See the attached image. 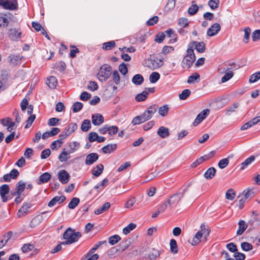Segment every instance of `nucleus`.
I'll return each mask as SVG.
<instances>
[{"label":"nucleus","mask_w":260,"mask_h":260,"mask_svg":"<svg viewBox=\"0 0 260 260\" xmlns=\"http://www.w3.org/2000/svg\"><path fill=\"white\" fill-rule=\"evenodd\" d=\"M81 236V235L80 232H74L72 229L69 228L63 234V238L66 241L62 242V244H66V245L72 244L77 242Z\"/></svg>","instance_id":"f257e3e1"},{"label":"nucleus","mask_w":260,"mask_h":260,"mask_svg":"<svg viewBox=\"0 0 260 260\" xmlns=\"http://www.w3.org/2000/svg\"><path fill=\"white\" fill-rule=\"evenodd\" d=\"M112 68L110 65H103L97 74L98 78L101 82L106 81L111 75Z\"/></svg>","instance_id":"f03ea898"},{"label":"nucleus","mask_w":260,"mask_h":260,"mask_svg":"<svg viewBox=\"0 0 260 260\" xmlns=\"http://www.w3.org/2000/svg\"><path fill=\"white\" fill-rule=\"evenodd\" d=\"M196 60V56L192 48H188L187 50V54L182 61L183 68L186 67L189 68Z\"/></svg>","instance_id":"7ed1b4c3"},{"label":"nucleus","mask_w":260,"mask_h":260,"mask_svg":"<svg viewBox=\"0 0 260 260\" xmlns=\"http://www.w3.org/2000/svg\"><path fill=\"white\" fill-rule=\"evenodd\" d=\"M248 224L250 226V230H252L260 225V218L257 211H252L251 212L250 218L248 221Z\"/></svg>","instance_id":"20e7f679"},{"label":"nucleus","mask_w":260,"mask_h":260,"mask_svg":"<svg viewBox=\"0 0 260 260\" xmlns=\"http://www.w3.org/2000/svg\"><path fill=\"white\" fill-rule=\"evenodd\" d=\"M0 6L6 10H15L18 8L17 1L0 0Z\"/></svg>","instance_id":"39448f33"},{"label":"nucleus","mask_w":260,"mask_h":260,"mask_svg":"<svg viewBox=\"0 0 260 260\" xmlns=\"http://www.w3.org/2000/svg\"><path fill=\"white\" fill-rule=\"evenodd\" d=\"M148 63V64H146V66H148L153 69H157L161 67L164 63L162 60L161 59H153L151 57L148 59L146 63Z\"/></svg>","instance_id":"423d86ee"},{"label":"nucleus","mask_w":260,"mask_h":260,"mask_svg":"<svg viewBox=\"0 0 260 260\" xmlns=\"http://www.w3.org/2000/svg\"><path fill=\"white\" fill-rule=\"evenodd\" d=\"M158 109V106L154 105L150 106L148 108L147 110H146L143 114V115L145 118V119L147 120L151 118L152 116L156 113Z\"/></svg>","instance_id":"0eeeda50"},{"label":"nucleus","mask_w":260,"mask_h":260,"mask_svg":"<svg viewBox=\"0 0 260 260\" xmlns=\"http://www.w3.org/2000/svg\"><path fill=\"white\" fill-rule=\"evenodd\" d=\"M183 196L184 192L176 193L171 196L167 201L169 207H171L172 205L178 203Z\"/></svg>","instance_id":"6e6552de"},{"label":"nucleus","mask_w":260,"mask_h":260,"mask_svg":"<svg viewBox=\"0 0 260 260\" xmlns=\"http://www.w3.org/2000/svg\"><path fill=\"white\" fill-rule=\"evenodd\" d=\"M210 111L209 109H205L200 113L197 116L193 124L194 126L198 125L200 122H201L206 117L209 115Z\"/></svg>","instance_id":"1a4fd4ad"},{"label":"nucleus","mask_w":260,"mask_h":260,"mask_svg":"<svg viewBox=\"0 0 260 260\" xmlns=\"http://www.w3.org/2000/svg\"><path fill=\"white\" fill-rule=\"evenodd\" d=\"M58 178L62 184H64L69 182L70 176L67 171L62 170L58 173Z\"/></svg>","instance_id":"9d476101"},{"label":"nucleus","mask_w":260,"mask_h":260,"mask_svg":"<svg viewBox=\"0 0 260 260\" xmlns=\"http://www.w3.org/2000/svg\"><path fill=\"white\" fill-rule=\"evenodd\" d=\"M31 207L30 203H24L21 207L17 213V216L19 217H21L27 214L28 213V209Z\"/></svg>","instance_id":"9b49d317"},{"label":"nucleus","mask_w":260,"mask_h":260,"mask_svg":"<svg viewBox=\"0 0 260 260\" xmlns=\"http://www.w3.org/2000/svg\"><path fill=\"white\" fill-rule=\"evenodd\" d=\"M66 199V198L63 195L61 196H55L48 203V206L49 207H52L56 204H59L63 203Z\"/></svg>","instance_id":"f8f14e48"},{"label":"nucleus","mask_w":260,"mask_h":260,"mask_svg":"<svg viewBox=\"0 0 260 260\" xmlns=\"http://www.w3.org/2000/svg\"><path fill=\"white\" fill-rule=\"evenodd\" d=\"M221 27L219 24L215 23L213 24L209 28H208L207 34L209 36H214L216 35L220 30Z\"/></svg>","instance_id":"ddd939ff"},{"label":"nucleus","mask_w":260,"mask_h":260,"mask_svg":"<svg viewBox=\"0 0 260 260\" xmlns=\"http://www.w3.org/2000/svg\"><path fill=\"white\" fill-rule=\"evenodd\" d=\"M92 123L94 125H100L104 122V118L103 116L99 113L92 114L91 116Z\"/></svg>","instance_id":"4468645a"},{"label":"nucleus","mask_w":260,"mask_h":260,"mask_svg":"<svg viewBox=\"0 0 260 260\" xmlns=\"http://www.w3.org/2000/svg\"><path fill=\"white\" fill-rule=\"evenodd\" d=\"M99 158V155L96 153H91L87 155L85 160L87 165H91L95 162Z\"/></svg>","instance_id":"2eb2a0df"},{"label":"nucleus","mask_w":260,"mask_h":260,"mask_svg":"<svg viewBox=\"0 0 260 260\" xmlns=\"http://www.w3.org/2000/svg\"><path fill=\"white\" fill-rule=\"evenodd\" d=\"M248 227V223L244 220H240L238 222V229L237 231V235H241Z\"/></svg>","instance_id":"dca6fc26"},{"label":"nucleus","mask_w":260,"mask_h":260,"mask_svg":"<svg viewBox=\"0 0 260 260\" xmlns=\"http://www.w3.org/2000/svg\"><path fill=\"white\" fill-rule=\"evenodd\" d=\"M157 134L160 137L163 139L168 137L170 135L169 129L164 126H160Z\"/></svg>","instance_id":"f3484780"},{"label":"nucleus","mask_w":260,"mask_h":260,"mask_svg":"<svg viewBox=\"0 0 260 260\" xmlns=\"http://www.w3.org/2000/svg\"><path fill=\"white\" fill-rule=\"evenodd\" d=\"M51 177V175L48 172H45L40 175L39 179L38 182V184L47 183Z\"/></svg>","instance_id":"a211bd4d"},{"label":"nucleus","mask_w":260,"mask_h":260,"mask_svg":"<svg viewBox=\"0 0 260 260\" xmlns=\"http://www.w3.org/2000/svg\"><path fill=\"white\" fill-rule=\"evenodd\" d=\"M21 32L15 28L10 29L9 31V36L11 39L15 40L19 38L21 36Z\"/></svg>","instance_id":"6ab92c4d"},{"label":"nucleus","mask_w":260,"mask_h":260,"mask_svg":"<svg viewBox=\"0 0 260 260\" xmlns=\"http://www.w3.org/2000/svg\"><path fill=\"white\" fill-rule=\"evenodd\" d=\"M107 242L106 240L99 241L95 246L91 248V249L88 252L86 255V257H87L89 255L92 254L100 246L102 245H107Z\"/></svg>","instance_id":"aec40b11"},{"label":"nucleus","mask_w":260,"mask_h":260,"mask_svg":"<svg viewBox=\"0 0 260 260\" xmlns=\"http://www.w3.org/2000/svg\"><path fill=\"white\" fill-rule=\"evenodd\" d=\"M117 144H108L102 149L103 153H110L111 152L115 151L117 148Z\"/></svg>","instance_id":"412c9836"},{"label":"nucleus","mask_w":260,"mask_h":260,"mask_svg":"<svg viewBox=\"0 0 260 260\" xmlns=\"http://www.w3.org/2000/svg\"><path fill=\"white\" fill-rule=\"evenodd\" d=\"M111 80L112 83H114L115 85H118L120 82V77L119 74L116 70L111 72Z\"/></svg>","instance_id":"4be33fe9"},{"label":"nucleus","mask_w":260,"mask_h":260,"mask_svg":"<svg viewBox=\"0 0 260 260\" xmlns=\"http://www.w3.org/2000/svg\"><path fill=\"white\" fill-rule=\"evenodd\" d=\"M216 171L214 167H210L204 173V176L207 179H211L215 176Z\"/></svg>","instance_id":"5701e85b"},{"label":"nucleus","mask_w":260,"mask_h":260,"mask_svg":"<svg viewBox=\"0 0 260 260\" xmlns=\"http://www.w3.org/2000/svg\"><path fill=\"white\" fill-rule=\"evenodd\" d=\"M57 81L54 76H50L47 78L46 84L51 89H54L57 85Z\"/></svg>","instance_id":"b1692460"},{"label":"nucleus","mask_w":260,"mask_h":260,"mask_svg":"<svg viewBox=\"0 0 260 260\" xmlns=\"http://www.w3.org/2000/svg\"><path fill=\"white\" fill-rule=\"evenodd\" d=\"M132 81L134 84L140 85L143 82L144 78L140 74H136L133 77Z\"/></svg>","instance_id":"393cba45"},{"label":"nucleus","mask_w":260,"mask_h":260,"mask_svg":"<svg viewBox=\"0 0 260 260\" xmlns=\"http://www.w3.org/2000/svg\"><path fill=\"white\" fill-rule=\"evenodd\" d=\"M111 204L109 202H106L102 206L94 211V213L96 215L100 214L107 211L110 207Z\"/></svg>","instance_id":"a878e982"},{"label":"nucleus","mask_w":260,"mask_h":260,"mask_svg":"<svg viewBox=\"0 0 260 260\" xmlns=\"http://www.w3.org/2000/svg\"><path fill=\"white\" fill-rule=\"evenodd\" d=\"M9 61L12 64H17L20 62L21 58L19 55L11 54L8 57Z\"/></svg>","instance_id":"bb28decb"},{"label":"nucleus","mask_w":260,"mask_h":260,"mask_svg":"<svg viewBox=\"0 0 260 260\" xmlns=\"http://www.w3.org/2000/svg\"><path fill=\"white\" fill-rule=\"evenodd\" d=\"M146 121H147V120L145 119V118L144 117L143 114H142L134 117L132 120V123L134 125H137L143 123Z\"/></svg>","instance_id":"cd10ccee"},{"label":"nucleus","mask_w":260,"mask_h":260,"mask_svg":"<svg viewBox=\"0 0 260 260\" xmlns=\"http://www.w3.org/2000/svg\"><path fill=\"white\" fill-rule=\"evenodd\" d=\"M91 128L90 121L88 119L83 120L81 126V129L83 132H86Z\"/></svg>","instance_id":"c85d7f7f"},{"label":"nucleus","mask_w":260,"mask_h":260,"mask_svg":"<svg viewBox=\"0 0 260 260\" xmlns=\"http://www.w3.org/2000/svg\"><path fill=\"white\" fill-rule=\"evenodd\" d=\"M193 44H196V49L200 53H203L205 50V44L204 42H197L196 41L192 42Z\"/></svg>","instance_id":"c756f323"},{"label":"nucleus","mask_w":260,"mask_h":260,"mask_svg":"<svg viewBox=\"0 0 260 260\" xmlns=\"http://www.w3.org/2000/svg\"><path fill=\"white\" fill-rule=\"evenodd\" d=\"M25 183L22 181H19L16 185V190L18 195H20L25 188Z\"/></svg>","instance_id":"7c9ffc66"},{"label":"nucleus","mask_w":260,"mask_h":260,"mask_svg":"<svg viewBox=\"0 0 260 260\" xmlns=\"http://www.w3.org/2000/svg\"><path fill=\"white\" fill-rule=\"evenodd\" d=\"M148 95V92L144 90L142 93L138 94L136 97L135 99L137 102H142L145 101Z\"/></svg>","instance_id":"2f4dec72"},{"label":"nucleus","mask_w":260,"mask_h":260,"mask_svg":"<svg viewBox=\"0 0 260 260\" xmlns=\"http://www.w3.org/2000/svg\"><path fill=\"white\" fill-rule=\"evenodd\" d=\"M255 156L252 155L247 158L244 162L241 164V169L244 170L253 161L255 160Z\"/></svg>","instance_id":"473e14b6"},{"label":"nucleus","mask_w":260,"mask_h":260,"mask_svg":"<svg viewBox=\"0 0 260 260\" xmlns=\"http://www.w3.org/2000/svg\"><path fill=\"white\" fill-rule=\"evenodd\" d=\"M201 232L199 231L196 234L191 243L192 245H196L201 242L200 239L203 236Z\"/></svg>","instance_id":"72a5a7b5"},{"label":"nucleus","mask_w":260,"mask_h":260,"mask_svg":"<svg viewBox=\"0 0 260 260\" xmlns=\"http://www.w3.org/2000/svg\"><path fill=\"white\" fill-rule=\"evenodd\" d=\"M170 245L171 252L173 254L177 253L178 250L176 241L173 239H171L170 240Z\"/></svg>","instance_id":"f704fd0d"},{"label":"nucleus","mask_w":260,"mask_h":260,"mask_svg":"<svg viewBox=\"0 0 260 260\" xmlns=\"http://www.w3.org/2000/svg\"><path fill=\"white\" fill-rule=\"evenodd\" d=\"M68 146L70 148V150L68 152L69 153H72L80 147V144L77 142H73L69 143Z\"/></svg>","instance_id":"c9c22d12"},{"label":"nucleus","mask_w":260,"mask_h":260,"mask_svg":"<svg viewBox=\"0 0 260 260\" xmlns=\"http://www.w3.org/2000/svg\"><path fill=\"white\" fill-rule=\"evenodd\" d=\"M80 202V200L79 198L74 197L72 199L71 201L68 204V208L71 209H74L77 205L79 204Z\"/></svg>","instance_id":"e433bc0d"},{"label":"nucleus","mask_w":260,"mask_h":260,"mask_svg":"<svg viewBox=\"0 0 260 260\" xmlns=\"http://www.w3.org/2000/svg\"><path fill=\"white\" fill-rule=\"evenodd\" d=\"M158 113L161 116H165L167 115L169 111V107L167 105H163L162 106L158 108Z\"/></svg>","instance_id":"4c0bfd02"},{"label":"nucleus","mask_w":260,"mask_h":260,"mask_svg":"<svg viewBox=\"0 0 260 260\" xmlns=\"http://www.w3.org/2000/svg\"><path fill=\"white\" fill-rule=\"evenodd\" d=\"M160 78V75L157 72L152 73L149 76L150 82L152 83H156Z\"/></svg>","instance_id":"58836bf2"},{"label":"nucleus","mask_w":260,"mask_h":260,"mask_svg":"<svg viewBox=\"0 0 260 260\" xmlns=\"http://www.w3.org/2000/svg\"><path fill=\"white\" fill-rule=\"evenodd\" d=\"M115 46V43L113 41H111L103 44V49L105 50H111Z\"/></svg>","instance_id":"ea45409f"},{"label":"nucleus","mask_w":260,"mask_h":260,"mask_svg":"<svg viewBox=\"0 0 260 260\" xmlns=\"http://www.w3.org/2000/svg\"><path fill=\"white\" fill-rule=\"evenodd\" d=\"M118 251H120V249L117 247H113L107 252V255L110 258H114L116 257V254Z\"/></svg>","instance_id":"a19ab883"},{"label":"nucleus","mask_w":260,"mask_h":260,"mask_svg":"<svg viewBox=\"0 0 260 260\" xmlns=\"http://www.w3.org/2000/svg\"><path fill=\"white\" fill-rule=\"evenodd\" d=\"M159 255L160 253L159 251L152 249V250L149 253L148 257L150 260H155Z\"/></svg>","instance_id":"79ce46f5"},{"label":"nucleus","mask_w":260,"mask_h":260,"mask_svg":"<svg viewBox=\"0 0 260 260\" xmlns=\"http://www.w3.org/2000/svg\"><path fill=\"white\" fill-rule=\"evenodd\" d=\"M241 194L245 197V198L247 199L252 198L254 196V192L252 189H245Z\"/></svg>","instance_id":"37998d69"},{"label":"nucleus","mask_w":260,"mask_h":260,"mask_svg":"<svg viewBox=\"0 0 260 260\" xmlns=\"http://www.w3.org/2000/svg\"><path fill=\"white\" fill-rule=\"evenodd\" d=\"M121 240V238L118 235H115L109 238V243L112 245H115Z\"/></svg>","instance_id":"c03bdc74"},{"label":"nucleus","mask_w":260,"mask_h":260,"mask_svg":"<svg viewBox=\"0 0 260 260\" xmlns=\"http://www.w3.org/2000/svg\"><path fill=\"white\" fill-rule=\"evenodd\" d=\"M231 157L230 156H229L228 158H225L221 159L218 163V166L220 169H224L229 164V158Z\"/></svg>","instance_id":"a18cd8bd"},{"label":"nucleus","mask_w":260,"mask_h":260,"mask_svg":"<svg viewBox=\"0 0 260 260\" xmlns=\"http://www.w3.org/2000/svg\"><path fill=\"white\" fill-rule=\"evenodd\" d=\"M200 228L201 230L200 232H202L201 233L204 236L205 240H206L207 237L209 235L210 231L208 229L206 228V225L204 223H202L201 225Z\"/></svg>","instance_id":"49530a36"},{"label":"nucleus","mask_w":260,"mask_h":260,"mask_svg":"<svg viewBox=\"0 0 260 260\" xmlns=\"http://www.w3.org/2000/svg\"><path fill=\"white\" fill-rule=\"evenodd\" d=\"M236 196V192L234 189L230 188L228 189L225 193V198L229 200H233Z\"/></svg>","instance_id":"de8ad7c7"},{"label":"nucleus","mask_w":260,"mask_h":260,"mask_svg":"<svg viewBox=\"0 0 260 260\" xmlns=\"http://www.w3.org/2000/svg\"><path fill=\"white\" fill-rule=\"evenodd\" d=\"M190 93L191 91L189 89H184L179 95V99L181 100H185L190 95Z\"/></svg>","instance_id":"09e8293b"},{"label":"nucleus","mask_w":260,"mask_h":260,"mask_svg":"<svg viewBox=\"0 0 260 260\" xmlns=\"http://www.w3.org/2000/svg\"><path fill=\"white\" fill-rule=\"evenodd\" d=\"M97 171L92 170V174L95 177H99L103 172L104 166L102 164H99L96 166Z\"/></svg>","instance_id":"8fccbe9b"},{"label":"nucleus","mask_w":260,"mask_h":260,"mask_svg":"<svg viewBox=\"0 0 260 260\" xmlns=\"http://www.w3.org/2000/svg\"><path fill=\"white\" fill-rule=\"evenodd\" d=\"M77 128V125L75 123H71L69 124L68 127H66L65 130L67 133L69 134H71L72 133L74 132L75 131Z\"/></svg>","instance_id":"3c124183"},{"label":"nucleus","mask_w":260,"mask_h":260,"mask_svg":"<svg viewBox=\"0 0 260 260\" xmlns=\"http://www.w3.org/2000/svg\"><path fill=\"white\" fill-rule=\"evenodd\" d=\"M241 247L242 249L245 251H249L252 250L253 248L252 245L250 243L247 242L241 243Z\"/></svg>","instance_id":"603ef678"},{"label":"nucleus","mask_w":260,"mask_h":260,"mask_svg":"<svg viewBox=\"0 0 260 260\" xmlns=\"http://www.w3.org/2000/svg\"><path fill=\"white\" fill-rule=\"evenodd\" d=\"M244 36L243 38V41L247 43L249 40L250 35L251 34V29L249 27L245 28L244 30Z\"/></svg>","instance_id":"864d4df0"},{"label":"nucleus","mask_w":260,"mask_h":260,"mask_svg":"<svg viewBox=\"0 0 260 260\" xmlns=\"http://www.w3.org/2000/svg\"><path fill=\"white\" fill-rule=\"evenodd\" d=\"M136 227L135 224L133 223H129L126 227L124 228L123 229V233L124 235H127L129 234L131 231L134 230Z\"/></svg>","instance_id":"5fc2aeb1"},{"label":"nucleus","mask_w":260,"mask_h":260,"mask_svg":"<svg viewBox=\"0 0 260 260\" xmlns=\"http://www.w3.org/2000/svg\"><path fill=\"white\" fill-rule=\"evenodd\" d=\"M178 24L181 27L185 28L188 26L189 21L187 18H181L179 19Z\"/></svg>","instance_id":"6e6d98bb"},{"label":"nucleus","mask_w":260,"mask_h":260,"mask_svg":"<svg viewBox=\"0 0 260 260\" xmlns=\"http://www.w3.org/2000/svg\"><path fill=\"white\" fill-rule=\"evenodd\" d=\"M219 0H210L208 4L211 9L214 10L219 7Z\"/></svg>","instance_id":"4d7b16f0"},{"label":"nucleus","mask_w":260,"mask_h":260,"mask_svg":"<svg viewBox=\"0 0 260 260\" xmlns=\"http://www.w3.org/2000/svg\"><path fill=\"white\" fill-rule=\"evenodd\" d=\"M234 76V73L232 71H229L225 74V75L221 78V82L224 83L230 79H231Z\"/></svg>","instance_id":"13d9d810"},{"label":"nucleus","mask_w":260,"mask_h":260,"mask_svg":"<svg viewBox=\"0 0 260 260\" xmlns=\"http://www.w3.org/2000/svg\"><path fill=\"white\" fill-rule=\"evenodd\" d=\"M10 188L7 184H3L0 186V195H6L9 192Z\"/></svg>","instance_id":"bf43d9fd"},{"label":"nucleus","mask_w":260,"mask_h":260,"mask_svg":"<svg viewBox=\"0 0 260 260\" xmlns=\"http://www.w3.org/2000/svg\"><path fill=\"white\" fill-rule=\"evenodd\" d=\"M260 79V72H256L250 76L249 81L250 83H254Z\"/></svg>","instance_id":"052dcab7"},{"label":"nucleus","mask_w":260,"mask_h":260,"mask_svg":"<svg viewBox=\"0 0 260 260\" xmlns=\"http://www.w3.org/2000/svg\"><path fill=\"white\" fill-rule=\"evenodd\" d=\"M199 8L196 4H192L188 9V13L190 15H194L198 11Z\"/></svg>","instance_id":"680f3d73"},{"label":"nucleus","mask_w":260,"mask_h":260,"mask_svg":"<svg viewBox=\"0 0 260 260\" xmlns=\"http://www.w3.org/2000/svg\"><path fill=\"white\" fill-rule=\"evenodd\" d=\"M130 244V241L126 240L123 241L119 244V248L121 251L125 250L129 246Z\"/></svg>","instance_id":"e2e57ef3"},{"label":"nucleus","mask_w":260,"mask_h":260,"mask_svg":"<svg viewBox=\"0 0 260 260\" xmlns=\"http://www.w3.org/2000/svg\"><path fill=\"white\" fill-rule=\"evenodd\" d=\"M36 118V115H30L28 118H27V119L25 121V122L27 123V124L25 125V128H28V127H29L32 122H34V121L35 120Z\"/></svg>","instance_id":"0e129e2a"},{"label":"nucleus","mask_w":260,"mask_h":260,"mask_svg":"<svg viewBox=\"0 0 260 260\" xmlns=\"http://www.w3.org/2000/svg\"><path fill=\"white\" fill-rule=\"evenodd\" d=\"M83 107V104L80 102H76L73 106V111L76 113L80 111Z\"/></svg>","instance_id":"69168bd1"},{"label":"nucleus","mask_w":260,"mask_h":260,"mask_svg":"<svg viewBox=\"0 0 260 260\" xmlns=\"http://www.w3.org/2000/svg\"><path fill=\"white\" fill-rule=\"evenodd\" d=\"M200 75L197 73H194L192 75L190 76L187 80L188 83H191L196 80L200 79Z\"/></svg>","instance_id":"338daca9"},{"label":"nucleus","mask_w":260,"mask_h":260,"mask_svg":"<svg viewBox=\"0 0 260 260\" xmlns=\"http://www.w3.org/2000/svg\"><path fill=\"white\" fill-rule=\"evenodd\" d=\"M251 37L253 42L260 40V29L254 30L252 34Z\"/></svg>","instance_id":"774afa93"}]
</instances>
